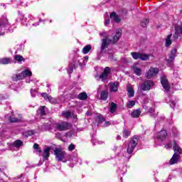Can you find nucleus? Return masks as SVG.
I'll return each instance as SVG.
<instances>
[{"mask_svg": "<svg viewBox=\"0 0 182 182\" xmlns=\"http://www.w3.org/2000/svg\"><path fill=\"white\" fill-rule=\"evenodd\" d=\"M100 35L103 38L101 43L100 50L97 53V59H100L102 58V53L105 52V49L109 48V43H116V42L120 39V37L122 36V29L118 28L116 31L115 34L112 36V40L109 39V34L106 31L100 33Z\"/></svg>", "mask_w": 182, "mask_h": 182, "instance_id": "1", "label": "nucleus"}, {"mask_svg": "<svg viewBox=\"0 0 182 182\" xmlns=\"http://www.w3.org/2000/svg\"><path fill=\"white\" fill-rule=\"evenodd\" d=\"M54 154L55 159L58 161H61L62 163H66L67 161H71L73 164H76L77 163V157L72 156L63 151L62 149H55L54 151Z\"/></svg>", "mask_w": 182, "mask_h": 182, "instance_id": "2", "label": "nucleus"}, {"mask_svg": "<svg viewBox=\"0 0 182 182\" xmlns=\"http://www.w3.org/2000/svg\"><path fill=\"white\" fill-rule=\"evenodd\" d=\"M139 136H134L128 144V147L127 149V152L124 151L123 154L124 160H129L130 159V154L134 151L137 144H139Z\"/></svg>", "mask_w": 182, "mask_h": 182, "instance_id": "3", "label": "nucleus"}, {"mask_svg": "<svg viewBox=\"0 0 182 182\" xmlns=\"http://www.w3.org/2000/svg\"><path fill=\"white\" fill-rule=\"evenodd\" d=\"M29 76H32V71H31L29 68H26L21 73L14 75L12 76V80H14V82H18V80H22V79H25V77H28Z\"/></svg>", "mask_w": 182, "mask_h": 182, "instance_id": "4", "label": "nucleus"}, {"mask_svg": "<svg viewBox=\"0 0 182 182\" xmlns=\"http://www.w3.org/2000/svg\"><path fill=\"white\" fill-rule=\"evenodd\" d=\"M53 127H55L54 132H56V130H60V132H65V130H69V129L72 127V124L67 122H62L53 124Z\"/></svg>", "mask_w": 182, "mask_h": 182, "instance_id": "5", "label": "nucleus"}, {"mask_svg": "<svg viewBox=\"0 0 182 182\" xmlns=\"http://www.w3.org/2000/svg\"><path fill=\"white\" fill-rule=\"evenodd\" d=\"M154 86V82L150 80H146L139 86V89L141 90V92H149V90H151V89H153Z\"/></svg>", "mask_w": 182, "mask_h": 182, "instance_id": "6", "label": "nucleus"}, {"mask_svg": "<svg viewBox=\"0 0 182 182\" xmlns=\"http://www.w3.org/2000/svg\"><path fill=\"white\" fill-rule=\"evenodd\" d=\"M8 26H9V21H8L6 15H4L1 19H0V36L5 35V31L8 29Z\"/></svg>", "mask_w": 182, "mask_h": 182, "instance_id": "7", "label": "nucleus"}, {"mask_svg": "<svg viewBox=\"0 0 182 182\" xmlns=\"http://www.w3.org/2000/svg\"><path fill=\"white\" fill-rule=\"evenodd\" d=\"M131 55L133 59H134V60H138V59H139V60L143 61L149 60V58L151 56L150 54H146L139 52H132Z\"/></svg>", "mask_w": 182, "mask_h": 182, "instance_id": "8", "label": "nucleus"}, {"mask_svg": "<svg viewBox=\"0 0 182 182\" xmlns=\"http://www.w3.org/2000/svg\"><path fill=\"white\" fill-rule=\"evenodd\" d=\"M112 150L116 153V157L121 159L123 161H127V160L124 161V158L123 157L124 152L123 151V147H122L121 145H114Z\"/></svg>", "mask_w": 182, "mask_h": 182, "instance_id": "9", "label": "nucleus"}, {"mask_svg": "<svg viewBox=\"0 0 182 182\" xmlns=\"http://www.w3.org/2000/svg\"><path fill=\"white\" fill-rule=\"evenodd\" d=\"M118 169L117 170V173L120 177V180H122L124 175L127 173V165L124 163L118 164Z\"/></svg>", "mask_w": 182, "mask_h": 182, "instance_id": "10", "label": "nucleus"}, {"mask_svg": "<svg viewBox=\"0 0 182 182\" xmlns=\"http://www.w3.org/2000/svg\"><path fill=\"white\" fill-rule=\"evenodd\" d=\"M176 56H177V48H174L171 50L168 55V58L167 59L168 65H169V66L173 65V63Z\"/></svg>", "mask_w": 182, "mask_h": 182, "instance_id": "11", "label": "nucleus"}, {"mask_svg": "<svg viewBox=\"0 0 182 182\" xmlns=\"http://www.w3.org/2000/svg\"><path fill=\"white\" fill-rule=\"evenodd\" d=\"M161 83L164 88V92L168 93L170 91V85L168 84V80H167V77L166 76L161 77Z\"/></svg>", "mask_w": 182, "mask_h": 182, "instance_id": "12", "label": "nucleus"}, {"mask_svg": "<svg viewBox=\"0 0 182 182\" xmlns=\"http://www.w3.org/2000/svg\"><path fill=\"white\" fill-rule=\"evenodd\" d=\"M159 73V68H151L145 74L146 77L147 79H151V77H154V76L157 75Z\"/></svg>", "mask_w": 182, "mask_h": 182, "instance_id": "13", "label": "nucleus"}, {"mask_svg": "<svg viewBox=\"0 0 182 182\" xmlns=\"http://www.w3.org/2000/svg\"><path fill=\"white\" fill-rule=\"evenodd\" d=\"M110 70L111 69L109 67L105 68L104 72L100 75V79H101L102 82H106L107 80Z\"/></svg>", "mask_w": 182, "mask_h": 182, "instance_id": "14", "label": "nucleus"}, {"mask_svg": "<svg viewBox=\"0 0 182 182\" xmlns=\"http://www.w3.org/2000/svg\"><path fill=\"white\" fill-rule=\"evenodd\" d=\"M166 137H167L166 130H161L156 134V139L159 140V141H164Z\"/></svg>", "mask_w": 182, "mask_h": 182, "instance_id": "15", "label": "nucleus"}, {"mask_svg": "<svg viewBox=\"0 0 182 182\" xmlns=\"http://www.w3.org/2000/svg\"><path fill=\"white\" fill-rule=\"evenodd\" d=\"M11 63H16V61L11 58H3L0 59V65H9Z\"/></svg>", "mask_w": 182, "mask_h": 182, "instance_id": "16", "label": "nucleus"}, {"mask_svg": "<svg viewBox=\"0 0 182 182\" xmlns=\"http://www.w3.org/2000/svg\"><path fill=\"white\" fill-rule=\"evenodd\" d=\"M155 110L153 108H149V113H150L151 117H154L157 120V122H161V120H164V117H159L156 116Z\"/></svg>", "mask_w": 182, "mask_h": 182, "instance_id": "17", "label": "nucleus"}, {"mask_svg": "<svg viewBox=\"0 0 182 182\" xmlns=\"http://www.w3.org/2000/svg\"><path fill=\"white\" fill-rule=\"evenodd\" d=\"M18 18H20L21 23H23L24 26H26L28 25V18L25 17V15L22 14V12L18 11Z\"/></svg>", "mask_w": 182, "mask_h": 182, "instance_id": "18", "label": "nucleus"}, {"mask_svg": "<svg viewBox=\"0 0 182 182\" xmlns=\"http://www.w3.org/2000/svg\"><path fill=\"white\" fill-rule=\"evenodd\" d=\"M110 92H117L119 90V82H111L109 84Z\"/></svg>", "mask_w": 182, "mask_h": 182, "instance_id": "19", "label": "nucleus"}, {"mask_svg": "<svg viewBox=\"0 0 182 182\" xmlns=\"http://www.w3.org/2000/svg\"><path fill=\"white\" fill-rule=\"evenodd\" d=\"M180 158V155L174 153L172 158L170 160V164H177L178 163V159Z\"/></svg>", "mask_w": 182, "mask_h": 182, "instance_id": "20", "label": "nucleus"}, {"mask_svg": "<svg viewBox=\"0 0 182 182\" xmlns=\"http://www.w3.org/2000/svg\"><path fill=\"white\" fill-rule=\"evenodd\" d=\"M173 149L176 154H178L179 156L180 154H181V148H180V146H178V144H177V143H176V141H173Z\"/></svg>", "mask_w": 182, "mask_h": 182, "instance_id": "21", "label": "nucleus"}, {"mask_svg": "<svg viewBox=\"0 0 182 182\" xmlns=\"http://www.w3.org/2000/svg\"><path fill=\"white\" fill-rule=\"evenodd\" d=\"M50 147L45 148L43 153V159H44V160H48L50 154Z\"/></svg>", "mask_w": 182, "mask_h": 182, "instance_id": "22", "label": "nucleus"}, {"mask_svg": "<svg viewBox=\"0 0 182 182\" xmlns=\"http://www.w3.org/2000/svg\"><path fill=\"white\" fill-rule=\"evenodd\" d=\"M110 18L114 21V22H116L117 23H119L120 22V17H119V15L116 14V12H112L110 14Z\"/></svg>", "mask_w": 182, "mask_h": 182, "instance_id": "23", "label": "nucleus"}, {"mask_svg": "<svg viewBox=\"0 0 182 182\" xmlns=\"http://www.w3.org/2000/svg\"><path fill=\"white\" fill-rule=\"evenodd\" d=\"M62 116H63V117H65V119H72V117H73V119H75V117H76V115L73 114V113H72L69 111L63 112Z\"/></svg>", "mask_w": 182, "mask_h": 182, "instance_id": "24", "label": "nucleus"}, {"mask_svg": "<svg viewBox=\"0 0 182 182\" xmlns=\"http://www.w3.org/2000/svg\"><path fill=\"white\" fill-rule=\"evenodd\" d=\"M42 97L45 99V100H47L48 102H50V103H53V97L52 96L48 95L46 92L41 93Z\"/></svg>", "mask_w": 182, "mask_h": 182, "instance_id": "25", "label": "nucleus"}, {"mask_svg": "<svg viewBox=\"0 0 182 182\" xmlns=\"http://www.w3.org/2000/svg\"><path fill=\"white\" fill-rule=\"evenodd\" d=\"M132 70L136 76H141V70L140 68L137 67V65L135 64L132 66Z\"/></svg>", "mask_w": 182, "mask_h": 182, "instance_id": "26", "label": "nucleus"}, {"mask_svg": "<svg viewBox=\"0 0 182 182\" xmlns=\"http://www.w3.org/2000/svg\"><path fill=\"white\" fill-rule=\"evenodd\" d=\"M22 120V117L20 115L18 117H16L15 115H11L9 118V121L11 123H16L17 122H21Z\"/></svg>", "mask_w": 182, "mask_h": 182, "instance_id": "27", "label": "nucleus"}, {"mask_svg": "<svg viewBox=\"0 0 182 182\" xmlns=\"http://www.w3.org/2000/svg\"><path fill=\"white\" fill-rule=\"evenodd\" d=\"M39 129L41 130V132H46V130H53V124L50 126L46 124L41 125L39 127Z\"/></svg>", "mask_w": 182, "mask_h": 182, "instance_id": "28", "label": "nucleus"}, {"mask_svg": "<svg viewBox=\"0 0 182 182\" xmlns=\"http://www.w3.org/2000/svg\"><path fill=\"white\" fill-rule=\"evenodd\" d=\"M127 95H128V97H133L134 96V90L133 89V87H132V85H129L127 87Z\"/></svg>", "mask_w": 182, "mask_h": 182, "instance_id": "29", "label": "nucleus"}, {"mask_svg": "<svg viewBox=\"0 0 182 182\" xmlns=\"http://www.w3.org/2000/svg\"><path fill=\"white\" fill-rule=\"evenodd\" d=\"M109 97V92L104 90L100 93V99L101 100H107V97Z\"/></svg>", "mask_w": 182, "mask_h": 182, "instance_id": "30", "label": "nucleus"}, {"mask_svg": "<svg viewBox=\"0 0 182 182\" xmlns=\"http://www.w3.org/2000/svg\"><path fill=\"white\" fill-rule=\"evenodd\" d=\"M90 50H92V45H87L82 48V53L84 55H87Z\"/></svg>", "mask_w": 182, "mask_h": 182, "instance_id": "31", "label": "nucleus"}, {"mask_svg": "<svg viewBox=\"0 0 182 182\" xmlns=\"http://www.w3.org/2000/svg\"><path fill=\"white\" fill-rule=\"evenodd\" d=\"M14 60L18 63H22V62H25V58L22 55L16 54L14 55Z\"/></svg>", "mask_w": 182, "mask_h": 182, "instance_id": "32", "label": "nucleus"}, {"mask_svg": "<svg viewBox=\"0 0 182 182\" xmlns=\"http://www.w3.org/2000/svg\"><path fill=\"white\" fill-rule=\"evenodd\" d=\"M141 113V110H140V109H137L131 113V116L132 117L137 118L139 117V116H140Z\"/></svg>", "mask_w": 182, "mask_h": 182, "instance_id": "33", "label": "nucleus"}, {"mask_svg": "<svg viewBox=\"0 0 182 182\" xmlns=\"http://www.w3.org/2000/svg\"><path fill=\"white\" fill-rule=\"evenodd\" d=\"M80 100H86L87 99V94L86 92H81L77 95Z\"/></svg>", "mask_w": 182, "mask_h": 182, "instance_id": "34", "label": "nucleus"}, {"mask_svg": "<svg viewBox=\"0 0 182 182\" xmlns=\"http://www.w3.org/2000/svg\"><path fill=\"white\" fill-rule=\"evenodd\" d=\"M131 134H132V132L126 129H124L122 132V136L123 137H124V139H127Z\"/></svg>", "mask_w": 182, "mask_h": 182, "instance_id": "35", "label": "nucleus"}, {"mask_svg": "<svg viewBox=\"0 0 182 182\" xmlns=\"http://www.w3.org/2000/svg\"><path fill=\"white\" fill-rule=\"evenodd\" d=\"M171 36H172V35L171 34H169L167 37H166V40H165V45H166V46H170V45H171V43H172V42H171Z\"/></svg>", "mask_w": 182, "mask_h": 182, "instance_id": "36", "label": "nucleus"}, {"mask_svg": "<svg viewBox=\"0 0 182 182\" xmlns=\"http://www.w3.org/2000/svg\"><path fill=\"white\" fill-rule=\"evenodd\" d=\"M14 147H16L17 149H18V147L23 146V142L19 139H17L14 141Z\"/></svg>", "mask_w": 182, "mask_h": 182, "instance_id": "37", "label": "nucleus"}, {"mask_svg": "<svg viewBox=\"0 0 182 182\" xmlns=\"http://www.w3.org/2000/svg\"><path fill=\"white\" fill-rule=\"evenodd\" d=\"M117 108V105L114 102H112L110 105V113H114L116 112V109Z\"/></svg>", "mask_w": 182, "mask_h": 182, "instance_id": "38", "label": "nucleus"}, {"mask_svg": "<svg viewBox=\"0 0 182 182\" xmlns=\"http://www.w3.org/2000/svg\"><path fill=\"white\" fill-rule=\"evenodd\" d=\"M36 132L35 130H29L23 133V136L26 137H29V136H33V134H35Z\"/></svg>", "mask_w": 182, "mask_h": 182, "instance_id": "39", "label": "nucleus"}, {"mask_svg": "<svg viewBox=\"0 0 182 182\" xmlns=\"http://www.w3.org/2000/svg\"><path fill=\"white\" fill-rule=\"evenodd\" d=\"M135 105H136V101L129 100V101H128L127 107H128V109H132V107H133V106H134Z\"/></svg>", "mask_w": 182, "mask_h": 182, "instance_id": "40", "label": "nucleus"}, {"mask_svg": "<svg viewBox=\"0 0 182 182\" xmlns=\"http://www.w3.org/2000/svg\"><path fill=\"white\" fill-rule=\"evenodd\" d=\"M166 102L168 103V105H169L170 107H171L172 109H174V107H176V102L170 101L166 99Z\"/></svg>", "mask_w": 182, "mask_h": 182, "instance_id": "41", "label": "nucleus"}, {"mask_svg": "<svg viewBox=\"0 0 182 182\" xmlns=\"http://www.w3.org/2000/svg\"><path fill=\"white\" fill-rule=\"evenodd\" d=\"M147 23H149V19H144L141 22V26H142V28H146Z\"/></svg>", "mask_w": 182, "mask_h": 182, "instance_id": "42", "label": "nucleus"}, {"mask_svg": "<svg viewBox=\"0 0 182 182\" xmlns=\"http://www.w3.org/2000/svg\"><path fill=\"white\" fill-rule=\"evenodd\" d=\"M31 97H36V95H38V91L36 90L31 89Z\"/></svg>", "mask_w": 182, "mask_h": 182, "instance_id": "43", "label": "nucleus"}, {"mask_svg": "<svg viewBox=\"0 0 182 182\" xmlns=\"http://www.w3.org/2000/svg\"><path fill=\"white\" fill-rule=\"evenodd\" d=\"M40 114L41 116H45L46 114V112H45V106L40 107Z\"/></svg>", "mask_w": 182, "mask_h": 182, "instance_id": "44", "label": "nucleus"}, {"mask_svg": "<svg viewBox=\"0 0 182 182\" xmlns=\"http://www.w3.org/2000/svg\"><path fill=\"white\" fill-rule=\"evenodd\" d=\"M178 35H181L180 33H177V31H176L175 34L173 36V41H177L178 39Z\"/></svg>", "mask_w": 182, "mask_h": 182, "instance_id": "45", "label": "nucleus"}, {"mask_svg": "<svg viewBox=\"0 0 182 182\" xmlns=\"http://www.w3.org/2000/svg\"><path fill=\"white\" fill-rule=\"evenodd\" d=\"M98 119V124H100L101 123H103V122H105V118L102 117V115L99 116Z\"/></svg>", "mask_w": 182, "mask_h": 182, "instance_id": "46", "label": "nucleus"}, {"mask_svg": "<svg viewBox=\"0 0 182 182\" xmlns=\"http://www.w3.org/2000/svg\"><path fill=\"white\" fill-rule=\"evenodd\" d=\"M68 150H69V151H73V150H75V144H71L68 146Z\"/></svg>", "mask_w": 182, "mask_h": 182, "instance_id": "47", "label": "nucleus"}, {"mask_svg": "<svg viewBox=\"0 0 182 182\" xmlns=\"http://www.w3.org/2000/svg\"><path fill=\"white\" fill-rule=\"evenodd\" d=\"M165 147L166 149H171V147H173V142H169L167 144L165 145Z\"/></svg>", "mask_w": 182, "mask_h": 182, "instance_id": "48", "label": "nucleus"}, {"mask_svg": "<svg viewBox=\"0 0 182 182\" xmlns=\"http://www.w3.org/2000/svg\"><path fill=\"white\" fill-rule=\"evenodd\" d=\"M74 68L72 65H69L68 69V73H73Z\"/></svg>", "mask_w": 182, "mask_h": 182, "instance_id": "49", "label": "nucleus"}, {"mask_svg": "<svg viewBox=\"0 0 182 182\" xmlns=\"http://www.w3.org/2000/svg\"><path fill=\"white\" fill-rule=\"evenodd\" d=\"M107 126H110V122L107 121L105 122V124H103L104 127H107Z\"/></svg>", "mask_w": 182, "mask_h": 182, "instance_id": "50", "label": "nucleus"}, {"mask_svg": "<svg viewBox=\"0 0 182 182\" xmlns=\"http://www.w3.org/2000/svg\"><path fill=\"white\" fill-rule=\"evenodd\" d=\"M109 23H110V19H109V18L105 19V26H107V25H109Z\"/></svg>", "mask_w": 182, "mask_h": 182, "instance_id": "51", "label": "nucleus"}, {"mask_svg": "<svg viewBox=\"0 0 182 182\" xmlns=\"http://www.w3.org/2000/svg\"><path fill=\"white\" fill-rule=\"evenodd\" d=\"M28 19H30V21H33V19H35V18L33 17V16H32V14H28Z\"/></svg>", "mask_w": 182, "mask_h": 182, "instance_id": "52", "label": "nucleus"}, {"mask_svg": "<svg viewBox=\"0 0 182 182\" xmlns=\"http://www.w3.org/2000/svg\"><path fill=\"white\" fill-rule=\"evenodd\" d=\"M55 137L60 140H62V135L60 134H56Z\"/></svg>", "mask_w": 182, "mask_h": 182, "instance_id": "53", "label": "nucleus"}, {"mask_svg": "<svg viewBox=\"0 0 182 182\" xmlns=\"http://www.w3.org/2000/svg\"><path fill=\"white\" fill-rule=\"evenodd\" d=\"M93 144H103V141H97L96 142H93Z\"/></svg>", "mask_w": 182, "mask_h": 182, "instance_id": "54", "label": "nucleus"}, {"mask_svg": "<svg viewBox=\"0 0 182 182\" xmlns=\"http://www.w3.org/2000/svg\"><path fill=\"white\" fill-rule=\"evenodd\" d=\"M36 151L37 154H39V153H41L42 151V149H41V148L38 147V149H36Z\"/></svg>", "mask_w": 182, "mask_h": 182, "instance_id": "55", "label": "nucleus"}, {"mask_svg": "<svg viewBox=\"0 0 182 182\" xmlns=\"http://www.w3.org/2000/svg\"><path fill=\"white\" fill-rule=\"evenodd\" d=\"M66 137H72V132H68L65 134Z\"/></svg>", "mask_w": 182, "mask_h": 182, "instance_id": "56", "label": "nucleus"}, {"mask_svg": "<svg viewBox=\"0 0 182 182\" xmlns=\"http://www.w3.org/2000/svg\"><path fill=\"white\" fill-rule=\"evenodd\" d=\"M39 148V144H34L33 145V149L34 150H36V149H38Z\"/></svg>", "mask_w": 182, "mask_h": 182, "instance_id": "57", "label": "nucleus"}, {"mask_svg": "<svg viewBox=\"0 0 182 182\" xmlns=\"http://www.w3.org/2000/svg\"><path fill=\"white\" fill-rule=\"evenodd\" d=\"M87 60H89V56H85L84 57V60H83V62H87Z\"/></svg>", "mask_w": 182, "mask_h": 182, "instance_id": "58", "label": "nucleus"}, {"mask_svg": "<svg viewBox=\"0 0 182 182\" xmlns=\"http://www.w3.org/2000/svg\"><path fill=\"white\" fill-rule=\"evenodd\" d=\"M173 134H175V136H178V134H180V132H178V131L176 130L175 132H173Z\"/></svg>", "mask_w": 182, "mask_h": 182, "instance_id": "59", "label": "nucleus"}, {"mask_svg": "<svg viewBox=\"0 0 182 182\" xmlns=\"http://www.w3.org/2000/svg\"><path fill=\"white\" fill-rule=\"evenodd\" d=\"M5 99H8V97H4V96H2V95L0 96V101H1V100H5Z\"/></svg>", "mask_w": 182, "mask_h": 182, "instance_id": "60", "label": "nucleus"}, {"mask_svg": "<svg viewBox=\"0 0 182 182\" xmlns=\"http://www.w3.org/2000/svg\"><path fill=\"white\" fill-rule=\"evenodd\" d=\"M8 31H9V32L12 33V32H14V28H12V27H11L10 28H8Z\"/></svg>", "mask_w": 182, "mask_h": 182, "instance_id": "61", "label": "nucleus"}, {"mask_svg": "<svg viewBox=\"0 0 182 182\" xmlns=\"http://www.w3.org/2000/svg\"><path fill=\"white\" fill-rule=\"evenodd\" d=\"M39 23H33L32 26H38Z\"/></svg>", "mask_w": 182, "mask_h": 182, "instance_id": "62", "label": "nucleus"}, {"mask_svg": "<svg viewBox=\"0 0 182 182\" xmlns=\"http://www.w3.org/2000/svg\"><path fill=\"white\" fill-rule=\"evenodd\" d=\"M117 140H122V136H120V135H118L117 136Z\"/></svg>", "mask_w": 182, "mask_h": 182, "instance_id": "63", "label": "nucleus"}, {"mask_svg": "<svg viewBox=\"0 0 182 182\" xmlns=\"http://www.w3.org/2000/svg\"><path fill=\"white\" fill-rule=\"evenodd\" d=\"M26 83H31V80H26Z\"/></svg>", "mask_w": 182, "mask_h": 182, "instance_id": "64", "label": "nucleus"}]
</instances>
